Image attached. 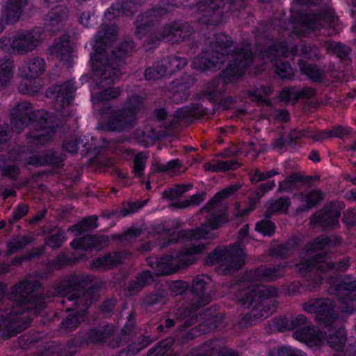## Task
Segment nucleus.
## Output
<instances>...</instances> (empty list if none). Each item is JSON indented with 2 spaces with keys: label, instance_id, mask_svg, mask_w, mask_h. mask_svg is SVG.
<instances>
[{
  "label": "nucleus",
  "instance_id": "nucleus-47",
  "mask_svg": "<svg viewBox=\"0 0 356 356\" xmlns=\"http://www.w3.org/2000/svg\"><path fill=\"white\" fill-rule=\"evenodd\" d=\"M147 156L143 153L137 154L134 158V172L136 175L140 176L145 168Z\"/></svg>",
  "mask_w": 356,
  "mask_h": 356
},
{
  "label": "nucleus",
  "instance_id": "nucleus-28",
  "mask_svg": "<svg viewBox=\"0 0 356 356\" xmlns=\"http://www.w3.org/2000/svg\"><path fill=\"white\" fill-rule=\"evenodd\" d=\"M298 200L305 204V208H300V211L308 210L317 204L322 200V194L319 190H312L307 195L300 194L298 196Z\"/></svg>",
  "mask_w": 356,
  "mask_h": 356
},
{
  "label": "nucleus",
  "instance_id": "nucleus-25",
  "mask_svg": "<svg viewBox=\"0 0 356 356\" xmlns=\"http://www.w3.org/2000/svg\"><path fill=\"white\" fill-rule=\"evenodd\" d=\"M136 4L131 1H126L122 3H117L108 8L106 13V17L111 20L112 17H116L125 15L132 14L134 10L136 9Z\"/></svg>",
  "mask_w": 356,
  "mask_h": 356
},
{
  "label": "nucleus",
  "instance_id": "nucleus-17",
  "mask_svg": "<svg viewBox=\"0 0 356 356\" xmlns=\"http://www.w3.org/2000/svg\"><path fill=\"white\" fill-rule=\"evenodd\" d=\"M68 8L65 6L55 7L45 17V29L52 33L62 29L68 18Z\"/></svg>",
  "mask_w": 356,
  "mask_h": 356
},
{
  "label": "nucleus",
  "instance_id": "nucleus-55",
  "mask_svg": "<svg viewBox=\"0 0 356 356\" xmlns=\"http://www.w3.org/2000/svg\"><path fill=\"white\" fill-rule=\"evenodd\" d=\"M306 321L307 319L305 316L298 315L291 319V324L289 325V329H295L296 330L298 329H302L301 326L305 325Z\"/></svg>",
  "mask_w": 356,
  "mask_h": 356
},
{
  "label": "nucleus",
  "instance_id": "nucleus-4",
  "mask_svg": "<svg viewBox=\"0 0 356 356\" xmlns=\"http://www.w3.org/2000/svg\"><path fill=\"white\" fill-rule=\"evenodd\" d=\"M237 189L236 186H232L217 193L202 209V211L209 213L207 216L206 222L200 227L185 231L184 236L190 241L213 238L211 231L219 228L222 224L227 221V217L225 213H218V203Z\"/></svg>",
  "mask_w": 356,
  "mask_h": 356
},
{
  "label": "nucleus",
  "instance_id": "nucleus-34",
  "mask_svg": "<svg viewBox=\"0 0 356 356\" xmlns=\"http://www.w3.org/2000/svg\"><path fill=\"white\" fill-rule=\"evenodd\" d=\"M97 241H99L98 238L88 236L85 238L74 240L72 241L71 245L74 249H81L84 250H87L91 248H100L101 246L97 244Z\"/></svg>",
  "mask_w": 356,
  "mask_h": 356
},
{
  "label": "nucleus",
  "instance_id": "nucleus-2",
  "mask_svg": "<svg viewBox=\"0 0 356 356\" xmlns=\"http://www.w3.org/2000/svg\"><path fill=\"white\" fill-rule=\"evenodd\" d=\"M215 38L210 44L211 52H206L202 56L195 57L193 61V67L201 72L220 68L226 57V59L232 63H229L223 72L224 81H232L238 79L252 62V54L249 46L245 45L230 54L232 42L228 36L220 34Z\"/></svg>",
  "mask_w": 356,
  "mask_h": 356
},
{
  "label": "nucleus",
  "instance_id": "nucleus-57",
  "mask_svg": "<svg viewBox=\"0 0 356 356\" xmlns=\"http://www.w3.org/2000/svg\"><path fill=\"white\" fill-rule=\"evenodd\" d=\"M131 328H132L131 325H129L128 326H126V327L122 331V336L124 337L123 341L120 340V341L116 342V343L114 341H111L110 343V346L112 348H116V347H119V346H122L123 344L124 341H125L127 339H129V335H130V333L131 331Z\"/></svg>",
  "mask_w": 356,
  "mask_h": 356
},
{
  "label": "nucleus",
  "instance_id": "nucleus-7",
  "mask_svg": "<svg viewBox=\"0 0 356 356\" xmlns=\"http://www.w3.org/2000/svg\"><path fill=\"white\" fill-rule=\"evenodd\" d=\"M276 294L275 289H270L264 286L252 285L239 292L237 298L244 307H252V315L255 319L261 320L274 312L275 307L270 306L271 300L268 298Z\"/></svg>",
  "mask_w": 356,
  "mask_h": 356
},
{
  "label": "nucleus",
  "instance_id": "nucleus-51",
  "mask_svg": "<svg viewBox=\"0 0 356 356\" xmlns=\"http://www.w3.org/2000/svg\"><path fill=\"white\" fill-rule=\"evenodd\" d=\"M276 356H306L305 354L300 350L285 346L280 348L276 352Z\"/></svg>",
  "mask_w": 356,
  "mask_h": 356
},
{
  "label": "nucleus",
  "instance_id": "nucleus-14",
  "mask_svg": "<svg viewBox=\"0 0 356 356\" xmlns=\"http://www.w3.org/2000/svg\"><path fill=\"white\" fill-rule=\"evenodd\" d=\"M304 310L315 314L316 319L325 324L334 322L337 318L332 302L328 299L312 300L305 305Z\"/></svg>",
  "mask_w": 356,
  "mask_h": 356
},
{
  "label": "nucleus",
  "instance_id": "nucleus-8",
  "mask_svg": "<svg viewBox=\"0 0 356 356\" xmlns=\"http://www.w3.org/2000/svg\"><path fill=\"white\" fill-rule=\"evenodd\" d=\"M43 40L42 28L22 30L10 37L1 38L0 49L10 54L25 55L35 50Z\"/></svg>",
  "mask_w": 356,
  "mask_h": 356
},
{
  "label": "nucleus",
  "instance_id": "nucleus-15",
  "mask_svg": "<svg viewBox=\"0 0 356 356\" xmlns=\"http://www.w3.org/2000/svg\"><path fill=\"white\" fill-rule=\"evenodd\" d=\"M163 10L161 8L153 9L148 13L138 16L136 22V35L140 39L145 38V41L152 43L153 33L151 32L149 25L157 22Z\"/></svg>",
  "mask_w": 356,
  "mask_h": 356
},
{
  "label": "nucleus",
  "instance_id": "nucleus-22",
  "mask_svg": "<svg viewBox=\"0 0 356 356\" xmlns=\"http://www.w3.org/2000/svg\"><path fill=\"white\" fill-rule=\"evenodd\" d=\"M293 337L295 339L304 342L309 346L320 344L324 337L318 328L307 326H305L302 329L296 330L293 332Z\"/></svg>",
  "mask_w": 356,
  "mask_h": 356
},
{
  "label": "nucleus",
  "instance_id": "nucleus-30",
  "mask_svg": "<svg viewBox=\"0 0 356 356\" xmlns=\"http://www.w3.org/2000/svg\"><path fill=\"white\" fill-rule=\"evenodd\" d=\"M282 275L280 267H260L255 273L257 280L262 281L273 280Z\"/></svg>",
  "mask_w": 356,
  "mask_h": 356
},
{
  "label": "nucleus",
  "instance_id": "nucleus-40",
  "mask_svg": "<svg viewBox=\"0 0 356 356\" xmlns=\"http://www.w3.org/2000/svg\"><path fill=\"white\" fill-rule=\"evenodd\" d=\"M291 202L289 198H280L271 201L269 203L267 213L268 214L276 213H286Z\"/></svg>",
  "mask_w": 356,
  "mask_h": 356
},
{
  "label": "nucleus",
  "instance_id": "nucleus-50",
  "mask_svg": "<svg viewBox=\"0 0 356 356\" xmlns=\"http://www.w3.org/2000/svg\"><path fill=\"white\" fill-rule=\"evenodd\" d=\"M300 95V92L293 88H286L281 91L280 97L284 101H294L299 98Z\"/></svg>",
  "mask_w": 356,
  "mask_h": 356
},
{
  "label": "nucleus",
  "instance_id": "nucleus-18",
  "mask_svg": "<svg viewBox=\"0 0 356 356\" xmlns=\"http://www.w3.org/2000/svg\"><path fill=\"white\" fill-rule=\"evenodd\" d=\"M340 209L334 204L326 206L323 210L317 212L311 219L314 225L321 224L324 227H335L338 225Z\"/></svg>",
  "mask_w": 356,
  "mask_h": 356
},
{
  "label": "nucleus",
  "instance_id": "nucleus-27",
  "mask_svg": "<svg viewBox=\"0 0 356 356\" xmlns=\"http://www.w3.org/2000/svg\"><path fill=\"white\" fill-rule=\"evenodd\" d=\"M239 165L234 160L218 161L215 160L204 164L206 170L211 172H222L229 170H234L238 168Z\"/></svg>",
  "mask_w": 356,
  "mask_h": 356
},
{
  "label": "nucleus",
  "instance_id": "nucleus-11",
  "mask_svg": "<svg viewBox=\"0 0 356 356\" xmlns=\"http://www.w3.org/2000/svg\"><path fill=\"white\" fill-rule=\"evenodd\" d=\"M245 253L241 243L229 248L218 249L208 257V264H219L227 271H234L240 268L245 261Z\"/></svg>",
  "mask_w": 356,
  "mask_h": 356
},
{
  "label": "nucleus",
  "instance_id": "nucleus-39",
  "mask_svg": "<svg viewBox=\"0 0 356 356\" xmlns=\"http://www.w3.org/2000/svg\"><path fill=\"white\" fill-rule=\"evenodd\" d=\"M65 296H67V299L68 301L74 302L76 309H79L80 312H79V311H76V313H79L77 315L76 314L77 317L79 316V314H81L83 313V309H84V316L86 315V309L91 302H89L87 294L83 295L82 297H76L75 294L70 295L67 293H65ZM72 314L75 316V314Z\"/></svg>",
  "mask_w": 356,
  "mask_h": 356
},
{
  "label": "nucleus",
  "instance_id": "nucleus-1",
  "mask_svg": "<svg viewBox=\"0 0 356 356\" xmlns=\"http://www.w3.org/2000/svg\"><path fill=\"white\" fill-rule=\"evenodd\" d=\"M116 38L115 29L113 27L102 28L97 34L91 55L90 61L93 73V80L96 88L92 89V101L98 104L102 101H107L117 97L120 89L111 87L121 76L120 68L124 63V57L132 49L129 42L121 44L118 51H112L108 57L107 44L113 42Z\"/></svg>",
  "mask_w": 356,
  "mask_h": 356
},
{
  "label": "nucleus",
  "instance_id": "nucleus-44",
  "mask_svg": "<svg viewBox=\"0 0 356 356\" xmlns=\"http://www.w3.org/2000/svg\"><path fill=\"white\" fill-rule=\"evenodd\" d=\"M275 229V224L268 220H261L256 225V229L264 236H271L274 233Z\"/></svg>",
  "mask_w": 356,
  "mask_h": 356
},
{
  "label": "nucleus",
  "instance_id": "nucleus-20",
  "mask_svg": "<svg viewBox=\"0 0 356 356\" xmlns=\"http://www.w3.org/2000/svg\"><path fill=\"white\" fill-rule=\"evenodd\" d=\"M212 288L211 280L209 276L202 275L194 278L193 291L201 300L198 307H202L210 302L209 291Z\"/></svg>",
  "mask_w": 356,
  "mask_h": 356
},
{
  "label": "nucleus",
  "instance_id": "nucleus-9",
  "mask_svg": "<svg viewBox=\"0 0 356 356\" xmlns=\"http://www.w3.org/2000/svg\"><path fill=\"white\" fill-rule=\"evenodd\" d=\"M142 104L141 99L135 96L131 98L122 111H111L103 116L105 128L111 131H122L134 124L136 119V113Z\"/></svg>",
  "mask_w": 356,
  "mask_h": 356
},
{
  "label": "nucleus",
  "instance_id": "nucleus-38",
  "mask_svg": "<svg viewBox=\"0 0 356 356\" xmlns=\"http://www.w3.org/2000/svg\"><path fill=\"white\" fill-rule=\"evenodd\" d=\"M167 75V69L162 66V61L158 62L152 67L147 68L145 72V79L147 80H156Z\"/></svg>",
  "mask_w": 356,
  "mask_h": 356
},
{
  "label": "nucleus",
  "instance_id": "nucleus-13",
  "mask_svg": "<svg viewBox=\"0 0 356 356\" xmlns=\"http://www.w3.org/2000/svg\"><path fill=\"white\" fill-rule=\"evenodd\" d=\"M229 0H202L195 8L198 22L201 24L215 26L222 20L221 9H230Z\"/></svg>",
  "mask_w": 356,
  "mask_h": 356
},
{
  "label": "nucleus",
  "instance_id": "nucleus-43",
  "mask_svg": "<svg viewBox=\"0 0 356 356\" xmlns=\"http://www.w3.org/2000/svg\"><path fill=\"white\" fill-rule=\"evenodd\" d=\"M85 309H83V313L79 314V316H74L70 314L62 323L63 326L65 329L72 330L77 327V325L84 319Z\"/></svg>",
  "mask_w": 356,
  "mask_h": 356
},
{
  "label": "nucleus",
  "instance_id": "nucleus-60",
  "mask_svg": "<svg viewBox=\"0 0 356 356\" xmlns=\"http://www.w3.org/2000/svg\"><path fill=\"white\" fill-rule=\"evenodd\" d=\"M275 186L274 181H270L259 186L257 192L258 198L259 199L266 192L273 189Z\"/></svg>",
  "mask_w": 356,
  "mask_h": 356
},
{
  "label": "nucleus",
  "instance_id": "nucleus-63",
  "mask_svg": "<svg viewBox=\"0 0 356 356\" xmlns=\"http://www.w3.org/2000/svg\"><path fill=\"white\" fill-rule=\"evenodd\" d=\"M350 131V129L348 128H346L343 127H337L333 129L334 136L342 138L344 136L348 134Z\"/></svg>",
  "mask_w": 356,
  "mask_h": 356
},
{
  "label": "nucleus",
  "instance_id": "nucleus-58",
  "mask_svg": "<svg viewBox=\"0 0 356 356\" xmlns=\"http://www.w3.org/2000/svg\"><path fill=\"white\" fill-rule=\"evenodd\" d=\"M3 174L8 177L15 178L19 174V169L14 164L8 165L3 168Z\"/></svg>",
  "mask_w": 356,
  "mask_h": 356
},
{
  "label": "nucleus",
  "instance_id": "nucleus-5",
  "mask_svg": "<svg viewBox=\"0 0 356 356\" xmlns=\"http://www.w3.org/2000/svg\"><path fill=\"white\" fill-rule=\"evenodd\" d=\"M204 247L202 243H193L190 245V248L181 252H174L172 254L165 255L161 258L150 257L147 259V264L157 275L174 273L195 262L196 258L194 254L202 252Z\"/></svg>",
  "mask_w": 356,
  "mask_h": 356
},
{
  "label": "nucleus",
  "instance_id": "nucleus-26",
  "mask_svg": "<svg viewBox=\"0 0 356 356\" xmlns=\"http://www.w3.org/2000/svg\"><path fill=\"white\" fill-rule=\"evenodd\" d=\"M13 61L10 56L0 60V87L6 86L13 77Z\"/></svg>",
  "mask_w": 356,
  "mask_h": 356
},
{
  "label": "nucleus",
  "instance_id": "nucleus-56",
  "mask_svg": "<svg viewBox=\"0 0 356 356\" xmlns=\"http://www.w3.org/2000/svg\"><path fill=\"white\" fill-rule=\"evenodd\" d=\"M263 150H264V148L263 147H259L253 142H251L250 143L244 147V151H245L247 154L253 153V158H256L259 153H260Z\"/></svg>",
  "mask_w": 356,
  "mask_h": 356
},
{
  "label": "nucleus",
  "instance_id": "nucleus-33",
  "mask_svg": "<svg viewBox=\"0 0 356 356\" xmlns=\"http://www.w3.org/2000/svg\"><path fill=\"white\" fill-rule=\"evenodd\" d=\"M327 15H308L304 17L302 24L309 29H318L327 21Z\"/></svg>",
  "mask_w": 356,
  "mask_h": 356
},
{
  "label": "nucleus",
  "instance_id": "nucleus-32",
  "mask_svg": "<svg viewBox=\"0 0 356 356\" xmlns=\"http://www.w3.org/2000/svg\"><path fill=\"white\" fill-rule=\"evenodd\" d=\"M121 259L118 254H114L113 255H106L95 259L92 264V268L94 269L108 268H111L120 262Z\"/></svg>",
  "mask_w": 356,
  "mask_h": 356
},
{
  "label": "nucleus",
  "instance_id": "nucleus-64",
  "mask_svg": "<svg viewBox=\"0 0 356 356\" xmlns=\"http://www.w3.org/2000/svg\"><path fill=\"white\" fill-rule=\"evenodd\" d=\"M274 116L281 122H286L289 119V113L284 110H277L274 112Z\"/></svg>",
  "mask_w": 356,
  "mask_h": 356
},
{
  "label": "nucleus",
  "instance_id": "nucleus-31",
  "mask_svg": "<svg viewBox=\"0 0 356 356\" xmlns=\"http://www.w3.org/2000/svg\"><path fill=\"white\" fill-rule=\"evenodd\" d=\"M97 217L95 216L86 218L72 227L69 231L75 232L76 235L88 232L90 229L97 227Z\"/></svg>",
  "mask_w": 356,
  "mask_h": 356
},
{
  "label": "nucleus",
  "instance_id": "nucleus-46",
  "mask_svg": "<svg viewBox=\"0 0 356 356\" xmlns=\"http://www.w3.org/2000/svg\"><path fill=\"white\" fill-rule=\"evenodd\" d=\"M333 130H324L313 134L310 131H304L300 134V136L311 137L314 140H321L326 138L334 137Z\"/></svg>",
  "mask_w": 356,
  "mask_h": 356
},
{
  "label": "nucleus",
  "instance_id": "nucleus-54",
  "mask_svg": "<svg viewBox=\"0 0 356 356\" xmlns=\"http://www.w3.org/2000/svg\"><path fill=\"white\" fill-rule=\"evenodd\" d=\"M268 171L261 172L259 170H254L250 173V177L252 182H259L266 179L270 178L268 176Z\"/></svg>",
  "mask_w": 356,
  "mask_h": 356
},
{
  "label": "nucleus",
  "instance_id": "nucleus-12",
  "mask_svg": "<svg viewBox=\"0 0 356 356\" xmlns=\"http://www.w3.org/2000/svg\"><path fill=\"white\" fill-rule=\"evenodd\" d=\"M330 293L338 298L341 310L348 314L352 313L356 307V281L350 277L337 278Z\"/></svg>",
  "mask_w": 356,
  "mask_h": 356
},
{
  "label": "nucleus",
  "instance_id": "nucleus-37",
  "mask_svg": "<svg viewBox=\"0 0 356 356\" xmlns=\"http://www.w3.org/2000/svg\"><path fill=\"white\" fill-rule=\"evenodd\" d=\"M327 341L331 347L340 348L346 341L344 330L340 328L337 330H330Z\"/></svg>",
  "mask_w": 356,
  "mask_h": 356
},
{
  "label": "nucleus",
  "instance_id": "nucleus-36",
  "mask_svg": "<svg viewBox=\"0 0 356 356\" xmlns=\"http://www.w3.org/2000/svg\"><path fill=\"white\" fill-rule=\"evenodd\" d=\"M162 66L167 69V75L174 73L176 70L181 69L187 64V60L184 58L173 57L161 60Z\"/></svg>",
  "mask_w": 356,
  "mask_h": 356
},
{
  "label": "nucleus",
  "instance_id": "nucleus-53",
  "mask_svg": "<svg viewBox=\"0 0 356 356\" xmlns=\"http://www.w3.org/2000/svg\"><path fill=\"white\" fill-rule=\"evenodd\" d=\"M186 191L187 189L184 186H178L164 191L163 197L168 200L176 199L179 195Z\"/></svg>",
  "mask_w": 356,
  "mask_h": 356
},
{
  "label": "nucleus",
  "instance_id": "nucleus-23",
  "mask_svg": "<svg viewBox=\"0 0 356 356\" xmlns=\"http://www.w3.org/2000/svg\"><path fill=\"white\" fill-rule=\"evenodd\" d=\"M194 356H237L231 350L220 346L218 341H213L202 345L195 353Z\"/></svg>",
  "mask_w": 356,
  "mask_h": 356
},
{
  "label": "nucleus",
  "instance_id": "nucleus-35",
  "mask_svg": "<svg viewBox=\"0 0 356 356\" xmlns=\"http://www.w3.org/2000/svg\"><path fill=\"white\" fill-rule=\"evenodd\" d=\"M53 134L54 131L51 129H36L34 131H32L30 134V143L35 145L44 143V142L49 140L51 138Z\"/></svg>",
  "mask_w": 356,
  "mask_h": 356
},
{
  "label": "nucleus",
  "instance_id": "nucleus-49",
  "mask_svg": "<svg viewBox=\"0 0 356 356\" xmlns=\"http://www.w3.org/2000/svg\"><path fill=\"white\" fill-rule=\"evenodd\" d=\"M300 180V176L297 173L291 174L288 179L279 183V191H285L290 189L293 184Z\"/></svg>",
  "mask_w": 356,
  "mask_h": 356
},
{
  "label": "nucleus",
  "instance_id": "nucleus-52",
  "mask_svg": "<svg viewBox=\"0 0 356 356\" xmlns=\"http://www.w3.org/2000/svg\"><path fill=\"white\" fill-rule=\"evenodd\" d=\"M66 240V237L63 232H59L52 235L47 240V244L53 248H57L61 246L62 243Z\"/></svg>",
  "mask_w": 356,
  "mask_h": 356
},
{
  "label": "nucleus",
  "instance_id": "nucleus-24",
  "mask_svg": "<svg viewBox=\"0 0 356 356\" xmlns=\"http://www.w3.org/2000/svg\"><path fill=\"white\" fill-rule=\"evenodd\" d=\"M50 52L60 60L67 63L71 58L72 54L68 37L64 36L55 42L50 48Z\"/></svg>",
  "mask_w": 356,
  "mask_h": 356
},
{
  "label": "nucleus",
  "instance_id": "nucleus-21",
  "mask_svg": "<svg viewBox=\"0 0 356 356\" xmlns=\"http://www.w3.org/2000/svg\"><path fill=\"white\" fill-rule=\"evenodd\" d=\"M75 90L72 81H68L63 85L55 86L52 92H47V95L49 96L50 92L54 94L56 108H63L68 106L72 101Z\"/></svg>",
  "mask_w": 356,
  "mask_h": 356
},
{
  "label": "nucleus",
  "instance_id": "nucleus-62",
  "mask_svg": "<svg viewBox=\"0 0 356 356\" xmlns=\"http://www.w3.org/2000/svg\"><path fill=\"white\" fill-rule=\"evenodd\" d=\"M204 200V194H196L190 197L186 205H197L201 203Z\"/></svg>",
  "mask_w": 356,
  "mask_h": 356
},
{
  "label": "nucleus",
  "instance_id": "nucleus-16",
  "mask_svg": "<svg viewBox=\"0 0 356 356\" xmlns=\"http://www.w3.org/2000/svg\"><path fill=\"white\" fill-rule=\"evenodd\" d=\"M39 111L32 113L29 103L22 102L17 105L11 111V124L17 133H19L31 121V115L37 116Z\"/></svg>",
  "mask_w": 356,
  "mask_h": 356
},
{
  "label": "nucleus",
  "instance_id": "nucleus-19",
  "mask_svg": "<svg viewBox=\"0 0 356 356\" xmlns=\"http://www.w3.org/2000/svg\"><path fill=\"white\" fill-rule=\"evenodd\" d=\"M28 0H4L2 8V17L7 24L17 22L24 8L27 6Z\"/></svg>",
  "mask_w": 356,
  "mask_h": 356
},
{
  "label": "nucleus",
  "instance_id": "nucleus-3",
  "mask_svg": "<svg viewBox=\"0 0 356 356\" xmlns=\"http://www.w3.org/2000/svg\"><path fill=\"white\" fill-rule=\"evenodd\" d=\"M34 287L33 283L26 280L15 287L13 293L17 300L16 305L12 307L9 312L0 310V337L8 338L27 327L31 318L22 312V309L26 308L33 315L38 314L43 309V299L31 295L34 291Z\"/></svg>",
  "mask_w": 356,
  "mask_h": 356
},
{
  "label": "nucleus",
  "instance_id": "nucleus-45",
  "mask_svg": "<svg viewBox=\"0 0 356 356\" xmlns=\"http://www.w3.org/2000/svg\"><path fill=\"white\" fill-rule=\"evenodd\" d=\"M275 72L282 79H289L293 74V70L291 65L286 63H277L275 64Z\"/></svg>",
  "mask_w": 356,
  "mask_h": 356
},
{
  "label": "nucleus",
  "instance_id": "nucleus-6",
  "mask_svg": "<svg viewBox=\"0 0 356 356\" xmlns=\"http://www.w3.org/2000/svg\"><path fill=\"white\" fill-rule=\"evenodd\" d=\"M329 243V240L326 237L317 238L312 244L307 247L306 250V256L312 260H306L297 265L300 274L302 276L307 275L309 272L325 273L328 271H343L349 266V261L345 259L334 264L328 259L321 257L318 250L323 249Z\"/></svg>",
  "mask_w": 356,
  "mask_h": 356
},
{
  "label": "nucleus",
  "instance_id": "nucleus-61",
  "mask_svg": "<svg viewBox=\"0 0 356 356\" xmlns=\"http://www.w3.org/2000/svg\"><path fill=\"white\" fill-rule=\"evenodd\" d=\"M152 273L150 271H145L143 273L138 277V282L140 285L143 286L151 283L153 281Z\"/></svg>",
  "mask_w": 356,
  "mask_h": 356
},
{
  "label": "nucleus",
  "instance_id": "nucleus-48",
  "mask_svg": "<svg viewBox=\"0 0 356 356\" xmlns=\"http://www.w3.org/2000/svg\"><path fill=\"white\" fill-rule=\"evenodd\" d=\"M172 342L173 340L172 339H167L160 342L159 346L148 356H164L168 353L169 346Z\"/></svg>",
  "mask_w": 356,
  "mask_h": 356
},
{
  "label": "nucleus",
  "instance_id": "nucleus-41",
  "mask_svg": "<svg viewBox=\"0 0 356 356\" xmlns=\"http://www.w3.org/2000/svg\"><path fill=\"white\" fill-rule=\"evenodd\" d=\"M299 66L302 74H305L308 79L314 81L321 80L322 72L315 66L302 62L299 63Z\"/></svg>",
  "mask_w": 356,
  "mask_h": 356
},
{
  "label": "nucleus",
  "instance_id": "nucleus-29",
  "mask_svg": "<svg viewBox=\"0 0 356 356\" xmlns=\"http://www.w3.org/2000/svg\"><path fill=\"white\" fill-rule=\"evenodd\" d=\"M184 28L185 26L180 28L172 25L166 26L163 28V32L158 40L165 39L167 41L177 42L179 38H184L187 36L183 31Z\"/></svg>",
  "mask_w": 356,
  "mask_h": 356
},
{
  "label": "nucleus",
  "instance_id": "nucleus-10",
  "mask_svg": "<svg viewBox=\"0 0 356 356\" xmlns=\"http://www.w3.org/2000/svg\"><path fill=\"white\" fill-rule=\"evenodd\" d=\"M45 62L39 57H33L24 61L19 67V76L27 80L19 86V91L26 95L37 93L42 87L38 77L44 71Z\"/></svg>",
  "mask_w": 356,
  "mask_h": 356
},
{
  "label": "nucleus",
  "instance_id": "nucleus-42",
  "mask_svg": "<svg viewBox=\"0 0 356 356\" xmlns=\"http://www.w3.org/2000/svg\"><path fill=\"white\" fill-rule=\"evenodd\" d=\"M110 335V332L107 329L104 330H91L87 334V343H102Z\"/></svg>",
  "mask_w": 356,
  "mask_h": 356
},
{
  "label": "nucleus",
  "instance_id": "nucleus-59",
  "mask_svg": "<svg viewBox=\"0 0 356 356\" xmlns=\"http://www.w3.org/2000/svg\"><path fill=\"white\" fill-rule=\"evenodd\" d=\"M28 212V207L25 204H19L13 211V218L17 220L24 216Z\"/></svg>",
  "mask_w": 356,
  "mask_h": 356
}]
</instances>
